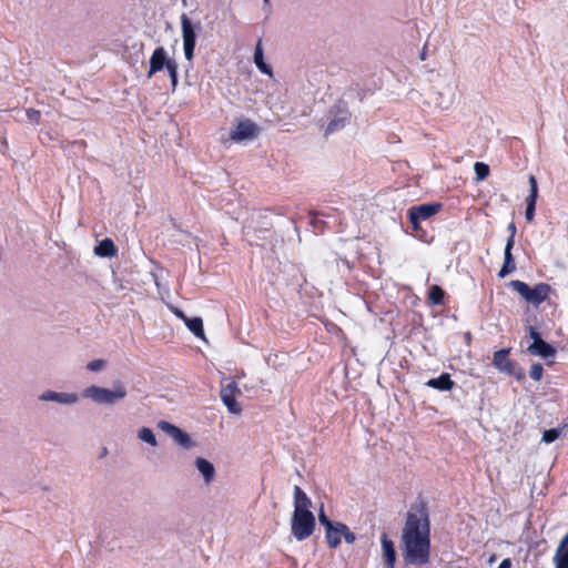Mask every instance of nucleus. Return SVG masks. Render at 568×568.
<instances>
[{
  "mask_svg": "<svg viewBox=\"0 0 568 568\" xmlns=\"http://www.w3.org/2000/svg\"><path fill=\"white\" fill-rule=\"evenodd\" d=\"M427 504L410 505L400 531V551L407 566H424L430 561L432 532Z\"/></svg>",
  "mask_w": 568,
  "mask_h": 568,
  "instance_id": "f257e3e1",
  "label": "nucleus"
},
{
  "mask_svg": "<svg viewBox=\"0 0 568 568\" xmlns=\"http://www.w3.org/2000/svg\"><path fill=\"white\" fill-rule=\"evenodd\" d=\"M509 285L527 302L535 306L544 303L551 292V287L547 283H538L530 287L527 283L513 280Z\"/></svg>",
  "mask_w": 568,
  "mask_h": 568,
  "instance_id": "f03ea898",
  "label": "nucleus"
},
{
  "mask_svg": "<svg viewBox=\"0 0 568 568\" xmlns=\"http://www.w3.org/2000/svg\"><path fill=\"white\" fill-rule=\"evenodd\" d=\"M315 525V516L312 511H293L291 530L297 540H304L312 536Z\"/></svg>",
  "mask_w": 568,
  "mask_h": 568,
  "instance_id": "7ed1b4c3",
  "label": "nucleus"
},
{
  "mask_svg": "<svg viewBox=\"0 0 568 568\" xmlns=\"http://www.w3.org/2000/svg\"><path fill=\"white\" fill-rule=\"evenodd\" d=\"M85 396L91 397L94 402L100 404H112L122 399L126 395L124 386L119 383L114 389H108L98 386H90L84 392Z\"/></svg>",
  "mask_w": 568,
  "mask_h": 568,
  "instance_id": "20e7f679",
  "label": "nucleus"
},
{
  "mask_svg": "<svg viewBox=\"0 0 568 568\" xmlns=\"http://www.w3.org/2000/svg\"><path fill=\"white\" fill-rule=\"evenodd\" d=\"M183 49L185 59L192 61L194 57V49L196 44V33L191 20L185 13L181 16Z\"/></svg>",
  "mask_w": 568,
  "mask_h": 568,
  "instance_id": "39448f33",
  "label": "nucleus"
},
{
  "mask_svg": "<svg viewBox=\"0 0 568 568\" xmlns=\"http://www.w3.org/2000/svg\"><path fill=\"white\" fill-rule=\"evenodd\" d=\"M241 394V390L235 381L222 386L220 397L223 404L227 407V410L232 414H241L242 407L236 402V396Z\"/></svg>",
  "mask_w": 568,
  "mask_h": 568,
  "instance_id": "423d86ee",
  "label": "nucleus"
},
{
  "mask_svg": "<svg viewBox=\"0 0 568 568\" xmlns=\"http://www.w3.org/2000/svg\"><path fill=\"white\" fill-rule=\"evenodd\" d=\"M510 349L503 348L494 353L493 364L494 366L500 371L501 373H506L508 375H515V377L520 381L524 378V374H515L516 363L509 357Z\"/></svg>",
  "mask_w": 568,
  "mask_h": 568,
  "instance_id": "0eeeda50",
  "label": "nucleus"
},
{
  "mask_svg": "<svg viewBox=\"0 0 568 568\" xmlns=\"http://www.w3.org/2000/svg\"><path fill=\"white\" fill-rule=\"evenodd\" d=\"M440 210V203H426L416 205L409 209L408 219L410 223H415L416 220L425 221L437 214Z\"/></svg>",
  "mask_w": 568,
  "mask_h": 568,
  "instance_id": "6e6552de",
  "label": "nucleus"
},
{
  "mask_svg": "<svg viewBox=\"0 0 568 568\" xmlns=\"http://www.w3.org/2000/svg\"><path fill=\"white\" fill-rule=\"evenodd\" d=\"M173 60L174 59L168 58L166 51L163 47H158L150 58L148 78H152L155 73L162 71L164 68L168 69V65H170Z\"/></svg>",
  "mask_w": 568,
  "mask_h": 568,
  "instance_id": "1a4fd4ad",
  "label": "nucleus"
},
{
  "mask_svg": "<svg viewBox=\"0 0 568 568\" xmlns=\"http://www.w3.org/2000/svg\"><path fill=\"white\" fill-rule=\"evenodd\" d=\"M381 546H382V558L386 568H395L396 564V549L394 541L388 537L386 532L381 535Z\"/></svg>",
  "mask_w": 568,
  "mask_h": 568,
  "instance_id": "9d476101",
  "label": "nucleus"
},
{
  "mask_svg": "<svg viewBox=\"0 0 568 568\" xmlns=\"http://www.w3.org/2000/svg\"><path fill=\"white\" fill-rule=\"evenodd\" d=\"M257 128L255 123L250 120L241 121L237 123L234 130L231 131L230 136L233 141H243L252 139L256 135Z\"/></svg>",
  "mask_w": 568,
  "mask_h": 568,
  "instance_id": "9b49d317",
  "label": "nucleus"
},
{
  "mask_svg": "<svg viewBox=\"0 0 568 568\" xmlns=\"http://www.w3.org/2000/svg\"><path fill=\"white\" fill-rule=\"evenodd\" d=\"M529 195L526 197V212L525 216L527 222H532L536 211V202L538 199V183L534 175H529Z\"/></svg>",
  "mask_w": 568,
  "mask_h": 568,
  "instance_id": "f8f14e48",
  "label": "nucleus"
},
{
  "mask_svg": "<svg viewBox=\"0 0 568 568\" xmlns=\"http://www.w3.org/2000/svg\"><path fill=\"white\" fill-rule=\"evenodd\" d=\"M514 245H515L514 240L507 239L505 252H504V264L498 272V277H500V278H504L507 275H509L510 273L516 271V263H515V258L511 253Z\"/></svg>",
  "mask_w": 568,
  "mask_h": 568,
  "instance_id": "ddd939ff",
  "label": "nucleus"
},
{
  "mask_svg": "<svg viewBox=\"0 0 568 568\" xmlns=\"http://www.w3.org/2000/svg\"><path fill=\"white\" fill-rule=\"evenodd\" d=\"M159 427L165 432H168L180 445L184 447L191 446V438L190 436L180 429L179 427L168 423V422H160Z\"/></svg>",
  "mask_w": 568,
  "mask_h": 568,
  "instance_id": "4468645a",
  "label": "nucleus"
},
{
  "mask_svg": "<svg viewBox=\"0 0 568 568\" xmlns=\"http://www.w3.org/2000/svg\"><path fill=\"white\" fill-rule=\"evenodd\" d=\"M554 562L556 568H568V532L562 537L556 550Z\"/></svg>",
  "mask_w": 568,
  "mask_h": 568,
  "instance_id": "2eb2a0df",
  "label": "nucleus"
},
{
  "mask_svg": "<svg viewBox=\"0 0 568 568\" xmlns=\"http://www.w3.org/2000/svg\"><path fill=\"white\" fill-rule=\"evenodd\" d=\"M426 385L428 387H432L434 389H438L442 392L452 390L455 386V382L452 379L450 375L448 373H443L437 378H430L426 382Z\"/></svg>",
  "mask_w": 568,
  "mask_h": 568,
  "instance_id": "dca6fc26",
  "label": "nucleus"
},
{
  "mask_svg": "<svg viewBox=\"0 0 568 568\" xmlns=\"http://www.w3.org/2000/svg\"><path fill=\"white\" fill-rule=\"evenodd\" d=\"M320 523L325 527V537L328 546L333 549L338 547L337 538L334 537V525L335 523L331 521L325 513L322 510L318 516Z\"/></svg>",
  "mask_w": 568,
  "mask_h": 568,
  "instance_id": "f3484780",
  "label": "nucleus"
},
{
  "mask_svg": "<svg viewBox=\"0 0 568 568\" xmlns=\"http://www.w3.org/2000/svg\"><path fill=\"white\" fill-rule=\"evenodd\" d=\"M312 506L311 499L307 497L305 491L300 487H294V511H311Z\"/></svg>",
  "mask_w": 568,
  "mask_h": 568,
  "instance_id": "a211bd4d",
  "label": "nucleus"
},
{
  "mask_svg": "<svg viewBox=\"0 0 568 568\" xmlns=\"http://www.w3.org/2000/svg\"><path fill=\"white\" fill-rule=\"evenodd\" d=\"M528 351L534 355H539L541 357H551L556 354L555 347L545 342L544 339H538L536 343H532Z\"/></svg>",
  "mask_w": 568,
  "mask_h": 568,
  "instance_id": "6ab92c4d",
  "label": "nucleus"
},
{
  "mask_svg": "<svg viewBox=\"0 0 568 568\" xmlns=\"http://www.w3.org/2000/svg\"><path fill=\"white\" fill-rule=\"evenodd\" d=\"M94 253L101 257H113L116 255L118 248L114 242L106 237L94 247Z\"/></svg>",
  "mask_w": 568,
  "mask_h": 568,
  "instance_id": "aec40b11",
  "label": "nucleus"
},
{
  "mask_svg": "<svg viewBox=\"0 0 568 568\" xmlns=\"http://www.w3.org/2000/svg\"><path fill=\"white\" fill-rule=\"evenodd\" d=\"M334 537L337 538L338 545L341 544L342 537L345 539L347 544H354L356 540V536L347 525L343 523H335L334 525Z\"/></svg>",
  "mask_w": 568,
  "mask_h": 568,
  "instance_id": "412c9836",
  "label": "nucleus"
},
{
  "mask_svg": "<svg viewBox=\"0 0 568 568\" xmlns=\"http://www.w3.org/2000/svg\"><path fill=\"white\" fill-rule=\"evenodd\" d=\"M195 465L199 471L203 475L206 483H211L214 479L215 469L212 463L205 458L197 457Z\"/></svg>",
  "mask_w": 568,
  "mask_h": 568,
  "instance_id": "4be33fe9",
  "label": "nucleus"
},
{
  "mask_svg": "<svg viewBox=\"0 0 568 568\" xmlns=\"http://www.w3.org/2000/svg\"><path fill=\"white\" fill-rule=\"evenodd\" d=\"M446 292L439 285H432L428 290L427 302L432 306L444 305Z\"/></svg>",
  "mask_w": 568,
  "mask_h": 568,
  "instance_id": "5701e85b",
  "label": "nucleus"
},
{
  "mask_svg": "<svg viewBox=\"0 0 568 568\" xmlns=\"http://www.w3.org/2000/svg\"><path fill=\"white\" fill-rule=\"evenodd\" d=\"M40 398L43 400H57L64 404L74 403L77 400V396L73 394L55 393L51 390L42 394Z\"/></svg>",
  "mask_w": 568,
  "mask_h": 568,
  "instance_id": "b1692460",
  "label": "nucleus"
},
{
  "mask_svg": "<svg viewBox=\"0 0 568 568\" xmlns=\"http://www.w3.org/2000/svg\"><path fill=\"white\" fill-rule=\"evenodd\" d=\"M184 324L196 337L204 338L203 321L201 317H189Z\"/></svg>",
  "mask_w": 568,
  "mask_h": 568,
  "instance_id": "393cba45",
  "label": "nucleus"
},
{
  "mask_svg": "<svg viewBox=\"0 0 568 568\" xmlns=\"http://www.w3.org/2000/svg\"><path fill=\"white\" fill-rule=\"evenodd\" d=\"M254 62L256 64V67L258 68V70L265 74H271V68L264 62V58H263V50H262V47H261V41H258L256 48H255V52H254Z\"/></svg>",
  "mask_w": 568,
  "mask_h": 568,
  "instance_id": "a878e982",
  "label": "nucleus"
},
{
  "mask_svg": "<svg viewBox=\"0 0 568 568\" xmlns=\"http://www.w3.org/2000/svg\"><path fill=\"white\" fill-rule=\"evenodd\" d=\"M138 437L150 444L151 446H156V438H155V435L153 434L152 429L148 428V427H142L139 433H138Z\"/></svg>",
  "mask_w": 568,
  "mask_h": 568,
  "instance_id": "bb28decb",
  "label": "nucleus"
},
{
  "mask_svg": "<svg viewBox=\"0 0 568 568\" xmlns=\"http://www.w3.org/2000/svg\"><path fill=\"white\" fill-rule=\"evenodd\" d=\"M474 170L477 181L485 180L486 178H488L490 173L489 166L484 162H476L474 165Z\"/></svg>",
  "mask_w": 568,
  "mask_h": 568,
  "instance_id": "cd10ccee",
  "label": "nucleus"
},
{
  "mask_svg": "<svg viewBox=\"0 0 568 568\" xmlns=\"http://www.w3.org/2000/svg\"><path fill=\"white\" fill-rule=\"evenodd\" d=\"M166 71L171 80L172 89L175 90L179 81V65L175 60H173L172 63L168 65Z\"/></svg>",
  "mask_w": 568,
  "mask_h": 568,
  "instance_id": "c85d7f7f",
  "label": "nucleus"
},
{
  "mask_svg": "<svg viewBox=\"0 0 568 568\" xmlns=\"http://www.w3.org/2000/svg\"><path fill=\"white\" fill-rule=\"evenodd\" d=\"M561 434V429L559 428H550L544 432L542 434V442L550 444L555 442L557 438H559Z\"/></svg>",
  "mask_w": 568,
  "mask_h": 568,
  "instance_id": "c756f323",
  "label": "nucleus"
},
{
  "mask_svg": "<svg viewBox=\"0 0 568 568\" xmlns=\"http://www.w3.org/2000/svg\"><path fill=\"white\" fill-rule=\"evenodd\" d=\"M542 374H544V367L541 364L536 363V364L531 365L530 371H529V376L531 379L538 382L541 379Z\"/></svg>",
  "mask_w": 568,
  "mask_h": 568,
  "instance_id": "7c9ffc66",
  "label": "nucleus"
},
{
  "mask_svg": "<svg viewBox=\"0 0 568 568\" xmlns=\"http://www.w3.org/2000/svg\"><path fill=\"white\" fill-rule=\"evenodd\" d=\"M345 119H334L332 120L326 128V133H332L338 129H342L344 126Z\"/></svg>",
  "mask_w": 568,
  "mask_h": 568,
  "instance_id": "2f4dec72",
  "label": "nucleus"
},
{
  "mask_svg": "<svg viewBox=\"0 0 568 568\" xmlns=\"http://www.w3.org/2000/svg\"><path fill=\"white\" fill-rule=\"evenodd\" d=\"M27 116L31 122L38 123L41 118V112L36 109H28Z\"/></svg>",
  "mask_w": 568,
  "mask_h": 568,
  "instance_id": "473e14b6",
  "label": "nucleus"
},
{
  "mask_svg": "<svg viewBox=\"0 0 568 568\" xmlns=\"http://www.w3.org/2000/svg\"><path fill=\"white\" fill-rule=\"evenodd\" d=\"M104 364H105V362L103 359H94V361H91L87 367H88V369L95 372V371L101 369L104 366Z\"/></svg>",
  "mask_w": 568,
  "mask_h": 568,
  "instance_id": "72a5a7b5",
  "label": "nucleus"
},
{
  "mask_svg": "<svg viewBox=\"0 0 568 568\" xmlns=\"http://www.w3.org/2000/svg\"><path fill=\"white\" fill-rule=\"evenodd\" d=\"M529 336L532 338V343H536L538 339H542L540 333L537 332L535 327L529 328Z\"/></svg>",
  "mask_w": 568,
  "mask_h": 568,
  "instance_id": "f704fd0d",
  "label": "nucleus"
},
{
  "mask_svg": "<svg viewBox=\"0 0 568 568\" xmlns=\"http://www.w3.org/2000/svg\"><path fill=\"white\" fill-rule=\"evenodd\" d=\"M508 231L510 232V235L508 239H513L515 241V235H516V225L514 222H511L509 225H508Z\"/></svg>",
  "mask_w": 568,
  "mask_h": 568,
  "instance_id": "c9c22d12",
  "label": "nucleus"
},
{
  "mask_svg": "<svg viewBox=\"0 0 568 568\" xmlns=\"http://www.w3.org/2000/svg\"><path fill=\"white\" fill-rule=\"evenodd\" d=\"M174 314H175L179 318H181L184 323H185V322H186V320L189 318V317L184 314V312H182V311H181V310H179V308H175V310H174Z\"/></svg>",
  "mask_w": 568,
  "mask_h": 568,
  "instance_id": "e433bc0d",
  "label": "nucleus"
},
{
  "mask_svg": "<svg viewBox=\"0 0 568 568\" xmlns=\"http://www.w3.org/2000/svg\"><path fill=\"white\" fill-rule=\"evenodd\" d=\"M498 568H511V560L510 558H505Z\"/></svg>",
  "mask_w": 568,
  "mask_h": 568,
  "instance_id": "4c0bfd02",
  "label": "nucleus"
},
{
  "mask_svg": "<svg viewBox=\"0 0 568 568\" xmlns=\"http://www.w3.org/2000/svg\"><path fill=\"white\" fill-rule=\"evenodd\" d=\"M420 220H416L415 223H410L413 230L418 231L420 229Z\"/></svg>",
  "mask_w": 568,
  "mask_h": 568,
  "instance_id": "58836bf2",
  "label": "nucleus"
},
{
  "mask_svg": "<svg viewBox=\"0 0 568 568\" xmlns=\"http://www.w3.org/2000/svg\"><path fill=\"white\" fill-rule=\"evenodd\" d=\"M74 144H78L79 146H85L87 145L85 141H83V140L75 141Z\"/></svg>",
  "mask_w": 568,
  "mask_h": 568,
  "instance_id": "ea45409f",
  "label": "nucleus"
},
{
  "mask_svg": "<svg viewBox=\"0 0 568 568\" xmlns=\"http://www.w3.org/2000/svg\"><path fill=\"white\" fill-rule=\"evenodd\" d=\"M419 58H420L422 61H424L426 59V51H425V49L422 51Z\"/></svg>",
  "mask_w": 568,
  "mask_h": 568,
  "instance_id": "a19ab883",
  "label": "nucleus"
}]
</instances>
